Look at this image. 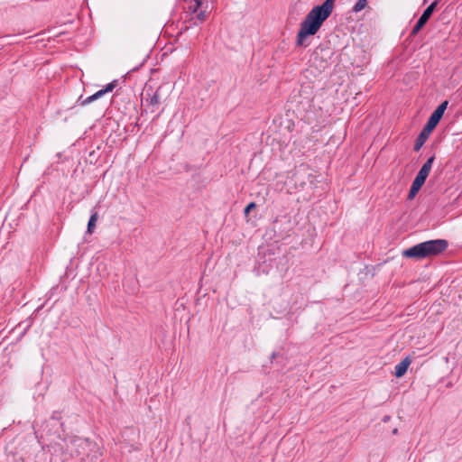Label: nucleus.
Instances as JSON below:
<instances>
[{"instance_id":"9","label":"nucleus","mask_w":462,"mask_h":462,"mask_svg":"<svg viewBox=\"0 0 462 462\" xmlns=\"http://www.w3.org/2000/svg\"><path fill=\"white\" fill-rule=\"evenodd\" d=\"M411 359L409 357H405L402 362H400L395 366V376L400 378L405 374L409 365H411Z\"/></svg>"},{"instance_id":"15","label":"nucleus","mask_w":462,"mask_h":462,"mask_svg":"<svg viewBox=\"0 0 462 462\" xmlns=\"http://www.w3.org/2000/svg\"><path fill=\"white\" fill-rule=\"evenodd\" d=\"M447 106H448V101H444L436 108V111L439 112V114H441V116H443V114L447 108Z\"/></svg>"},{"instance_id":"5","label":"nucleus","mask_w":462,"mask_h":462,"mask_svg":"<svg viewBox=\"0 0 462 462\" xmlns=\"http://www.w3.org/2000/svg\"><path fill=\"white\" fill-rule=\"evenodd\" d=\"M438 5V0L434 1L432 4H430L423 12V14L419 18L417 23L412 29L411 33L416 34L419 32V31L425 25V23L428 22L430 17L431 16L433 11L435 10L436 6Z\"/></svg>"},{"instance_id":"14","label":"nucleus","mask_w":462,"mask_h":462,"mask_svg":"<svg viewBox=\"0 0 462 462\" xmlns=\"http://www.w3.org/2000/svg\"><path fill=\"white\" fill-rule=\"evenodd\" d=\"M424 182H425V180L415 177V179L411 184V187L420 190V188L422 187V185L424 184Z\"/></svg>"},{"instance_id":"12","label":"nucleus","mask_w":462,"mask_h":462,"mask_svg":"<svg viewBox=\"0 0 462 462\" xmlns=\"http://www.w3.org/2000/svg\"><path fill=\"white\" fill-rule=\"evenodd\" d=\"M149 105L155 106L160 104V95L158 92H155L149 99H146Z\"/></svg>"},{"instance_id":"6","label":"nucleus","mask_w":462,"mask_h":462,"mask_svg":"<svg viewBox=\"0 0 462 462\" xmlns=\"http://www.w3.org/2000/svg\"><path fill=\"white\" fill-rule=\"evenodd\" d=\"M116 80H114V81L108 83L105 88L98 90L97 92H96L92 96H90V97H87L86 99H84L81 102V105L82 106H87V105L90 104L91 102L100 98L106 93L112 92L114 90V88H116Z\"/></svg>"},{"instance_id":"18","label":"nucleus","mask_w":462,"mask_h":462,"mask_svg":"<svg viewBox=\"0 0 462 462\" xmlns=\"http://www.w3.org/2000/svg\"><path fill=\"white\" fill-rule=\"evenodd\" d=\"M393 434H396V433H397V429H394V430H393Z\"/></svg>"},{"instance_id":"16","label":"nucleus","mask_w":462,"mask_h":462,"mask_svg":"<svg viewBox=\"0 0 462 462\" xmlns=\"http://www.w3.org/2000/svg\"><path fill=\"white\" fill-rule=\"evenodd\" d=\"M256 208V204L254 202H251L249 203L246 208H245L244 210V213L245 216L248 215V213L252 210V209H254Z\"/></svg>"},{"instance_id":"1","label":"nucleus","mask_w":462,"mask_h":462,"mask_svg":"<svg viewBox=\"0 0 462 462\" xmlns=\"http://www.w3.org/2000/svg\"><path fill=\"white\" fill-rule=\"evenodd\" d=\"M334 7V0H326L321 5L314 7L300 23L297 34V45L304 46L307 37L314 35L322 23L331 14Z\"/></svg>"},{"instance_id":"11","label":"nucleus","mask_w":462,"mask_h":462,"mask_svg":"<svg viewBox=\"0 0 462 462\" xmlns=\"http://www.w3.org/2000/svg\"><path fill=\"white\" fill-rule=\"evenodd\" d=\"M97 219H98V214H97V212L95 211L91 214L90 218L88 223L87 232L88 234L93 233Z\"/></svg>"},{"instance_id":"17","label":"nucleus","mask_w":462,"mask_h":462,"mask_svg":"<svg viewBox=\"0 0 462 462\" xmlns=\"http://www.w3.org/2000/svg\"><path fill=\"white\" fill-rule=\"evenodd\" d=\"M418 192H419V189H414L413 187H411L410 191H409V196H408V198H409L410 199H412L416 196V194H417Z\"/></svg>"},{"instance_id":"10","label":"nucleus","mask_w":462,"mask_h":462,"mask_svg":"<svg viewBox=\"0 0 462 462\" xmlns=\"http://www.w3.org/2000/svg\"><path fill=\"white\" fill-rule=\"evenodd\" d=\"M430 133H428V131H425V127L422 129V131L420 132V134H419L417 140H416V143L414 145V150L415 151H418L420 149V147L422 146V144L426 142L429 134Z\"/></svg>"},{"instance_id":"13","label":"nucleus","mask_w":462,"mask_h":462,"mask_svg":"<svg viewBox=\"0 0 462 462\" xmlns=\"http://www.w3.org/2000/svg\"><path fill=\"white\" fill-rule=\"evenodd\" d=\"M367 4V0H358L357 3L355 5L353 10L354 12L357 13L363 10Z\"/></svg>"},{"instance_id":"8","label":"nucleus","mask_w":462,"mask_h":462,"mask_svg":"<svg viewBox=\"0 0 462 462\" xmlns=\"http://www.w3.org/2000/svg\"><path fill=\"white\" fill-rule=\"evenodd\" d=\"M442 116L436 110L431 114L430 116L427 124L425 125V131H428V133H430L439 124L440 121Z\"/></svg>"},{"instance_id":"4","label":"nucleus","mask_w":462,"mask_h":462,"mask_svg":"<svg viewBox=\"0 0 462 462\" xmlns=\"http://www.w3.org/2000/svg\"><path fill=\"white\" fill-rule=\"evenodd\" d=\"M185 6L184 9L188 10L190 14H195L198 10L202 7L203 9L199 11L196 18L199 23H203L208 17V5L204 6L201 0H184Z\"/></svg>"},{"instance_id":"7","label":"nucleus","mask_w":462,"mask_h":462,"mask_svg":"<svg viewBox=\"0 0 462 462\" xmlns=\"http://www.w3.org/2000/svg\"><path fill=\"white\" fill-rule=\"evenodd\" d=\"M434 159V156H431L427 160V162L422 165V167L419 171L416 176L417 178L426 180L430 172Z\"/></svg>"},{"instance_id":"2","label":"nucleus","mask_w":462,"mask_h":462,"mask_svg":"<svg viewBox=\"0 0 462 462\" xmlns=\"http://www.w3.org/2000/svg\"><path fill=\"white\" fill-rule=\"evenodd\" d=\"M448 247L444 239L429 240L415 245L402 252V256L410 259L422 260L439 255Z\"/></svg>"},{"instance_id":"3","label":"nucleus","mask_w":462,"mask_h":462,"mask_svg":"<svg viewBox=\"0 0 462 462\" xmlns=\"http://www.w3.org/2000/svg\"><path fill=\"white\" fill-rule=\"evenodd\" d=\"M93 446L88 439L74 437L70 439V455L87 456Z\"/></svg>"}]
</instances>
